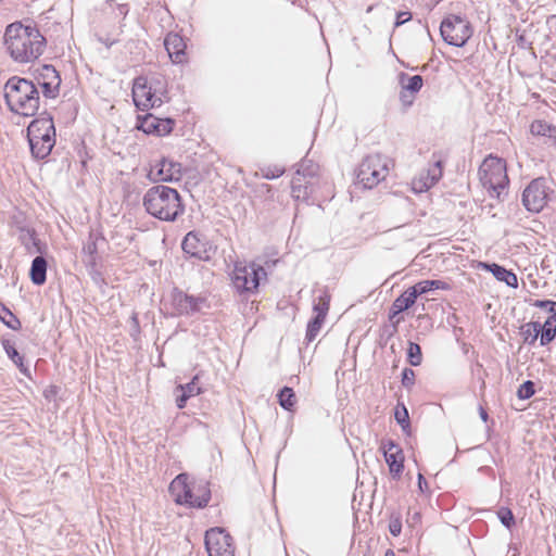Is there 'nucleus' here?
<instances>
[{
	"mask_svg": "<svg viewBox=\"0 0 556 556\" xmlns=\"http://www.w3.org/2000/svg\"><path fill=\"white\" fill-rule=\"evenodd\" d=\"M4 45L15 62L29 63L42 55L47 40L36 25L15 22L5 28Z\"/></svg>",
	"mask_w": 556,
	"mask_h": 556,
	"instance_id": "obj_1",
	"label": "nucleus"
},
{
	"mask_svg": "<svg viewBox=\"0 0 556 556\" xmlns=\"http://www.w3.org/2000/svg\"><path fill=\"white\" fill-rule=\"evenodd\" d=\"M142 205L148 214L163 222H175L185 213L179 192L164 185L148 189L142 198Z\"/></svg>",
	"mask_w": 556,
	"mask_h": 556,
	"instance_id": "obj_2",
	"label": "nucleus"
},
{
	"mask_svg": "<svg viewBox=\"0 0 556 556\" xmlns=\"http://www.w3.org/2000/svg\"><path fill=\"white\" fill-rule=\"evenodd\" d=\"M4 100L12 113L34 116L40 105L37 86L26 78L13 76L4 85Z\"/></svg>",
	"mask_w": 556,
	"mask_h": 556,
	"instance_id": "obj_3",
	"label": "nucleus"
},
{
	"mask_svg": "<svg viewBox=\"0 0 556 556\" xmlns=\"http://www.w3.org/2000/svg\"><path fill=\"white\" fill-rule=\"evenodd\" d=\"M176 503L194 508H204L211 500L208 483L204 481L188 483L187 473L178 475L170 483Z\"/></svg>",
	"mask_w": 556,
	"mask_h": 556,
	"instance_id": "obj_4",
	"label": "nucleus"
},
{
	"mask_svg": "<svg viewBox=\"0 0 556 556\" xmlns=\"http://www.w3.org/2000/svg\"><path fill=\"white\" fill-rule=\"evenodd\" d=\"M478 174L482 186L488 189L491 197L500 198L509 184L506 162L492 154L483 160Z\"/></svg>",
	"mask_w": 556,
	"mask_h": 556,
	"instance_id": "obj_5",
	"label": "nucleus"
},
{
	"mask_svg": "<svg viewBox=\"0 0 556 556\" xmlns=\"http://www.w3.org/2000/svg\"><path fill=\"white\" fill-rule=\"evenodd\" d=\"M554 194L551 182L545 177L532 179L521 193L522 206L532 214L541 213Z\"/></svg>",
	"mask_w": 556,
	"mask_h": 556,
	"instance_id": "obj_6",
	"label": "nucleus"
},
{
	"mask_svg": "<svg viewBox=\"0 0 556 556\" xmlns=\"http://www.w3.org/2000/svg\"><path fill=\"white\" fill-rule=\"evenodd\" d=\"M389 174V160L381 154L367 155L356 172L357 182L366 189L376 187Z\"/></svg>",
	"mask_w": 556,
	"mask_h": 556,
	"instance_id": "obj_7",
	"label": "nucleus"
},
{
	"mask_svg": "<svg viewBox=\"0 0 556 556\" xmlns=\"http://www.w3.org/2000/svg\"><path fill=\"white\" fill-rule=\"evenodd\" d=\"M266 271L263 266L255 263H236L232 273V283L240 293H253L257 290L261 280L266 279Z\"/></svg>",
	"mask_w": 556,
	"mask_h": 556,
	"instance_id": "obj_8",
	"label": "nucleus"
},
{
	"mask_svg": "<svg viewBox=\"0 0 556 556\" xmlns=\"http://www.w3.org/2000/svg\"><path fill=\"white\" fill-rule=\"evenodd\" d=\"M440 33L447 45L464 47L472 36L473 30L466 18L451 14L441 22Z\"/></svg>",
	"mask_w": 556,
	"mask_h": 556,
	"instance_id": "obj_9",
	"label": "nucleus"
},
{
	"mask_svg": "<svg viewBox=\"0 0 556 556\" xmlns=\"http://www.w3.org/2000/svg\"><path fill=\"white\" fill-rule=\"evenodd\" d=\"M204 542L210 556H235L232 538L223 528L207 530Z\"/></svg>",
	"mask_w": 556,
	"mask_h": 556,
	"instance_id": "obj_10",
	"label": "nucleus"
},
{
	"mask_svg": "<svg viewBox=\"0 0 556 556\" xmlns=\"http://www.w3.org/2000/svg\"><path fill=\"white\" fill-rule=\"evenodd\" d=\"M206 299L203 296H193L178 288L170 292V306L173 316H190L201 311Z\"/></svg>",
	"mask_w": 556,
	"mask_h": 556,
	"instance_id": "obj_11",
	"label": "nucleus"
},
{
	"mask_svg": "<svg viewBox=\"0 0 556 556\" xmlns=\"http://www.w3.org/2000/svg\"><path fill=\"white\" fill-rule=\"evenodd\" d=\"M132 99L136 106L141 111L160 106L162 104L161 98L156 97L155 93L151 91V87L148 86L147 78L144 77H137L135 79L132 86Z\"/></svg>",
	"mask_w": 556,
	"mask_h": 556,
	"instance_id": "obj_12",
	"label": "nucleus"
},
{
	"mask_svg": "<svg viewBox=\"0 0 556 556\" xmlns=\"http://www.w3.org/2000/svg\"><path fill=\"white\" fill-rule=\"evenodd\" d=\"M381 448L383 451L386 463L394 480H399L404 470V454L402 448L392 440L383 441Z\"/></svg>",
	"mask_w": 556,
	"mask_h": 556,
	"instance_id": "obj_13",
	"label": "nucleus"
},
{
	"mask_svg": "<svg viewBox=\"0 0 556 556\" xmlns=\"http://www.w3.org/2000/svg\"><path fill=\"white\" fill-rule=\"evenodd\" d=\"M180 176L181 165L165 157L161 159L148 174L152 182L179 180Z\"/></svg>",
	"mask_w": 556,
	"mask_h": 556,
	"instance_id": "obj_14",
	"label": "nucleus"
},
{
	"mask_svg": "<svg viewBox=\"0 0 556 556\" xmlns=\"http://www.w3.org/2000/svg\"><path fill=\"white\" fill-rule=\"evenodd\" d=\"M181 248L185 253L198 260H208L210 244L204 236L195 231L188 232L182 242Z\"/></svg>",
	"mask_w": 556,
	"mask_h": 556,
	"instance_id": "obj_15",
	"label": "nucleus"
},
{
	"mask_svg": "<svg viewBox=\"0 0 556 556\" xmlns=\"http://www.w3.org/2000/svg\"><path fill=\"white\" fill-rule=\"evenodd\" d=\"M530 327H532L533 336L530 341V345H533L539 336H540V344L545 346L549 344L556 338V317L549 316L545 320L544 324L540 321H530Z\"/></svg>",
	"mask_w": 556,
	"mask_h": 556,
	"instance_id": "obj_16",
	"label": "nucleus"
},
{
	"mask_svg": "<svg viewBox=\"0 0 556 556\" xmlns=\"http://www.w3.org/2000/svg\"><path fill=\"white\" fill-rule=\"evenodd\" d=\"M164 46L175 64H181L186 61V43L184 38L177 33H168L164 39Z\"/></svg>",
	"mask_w": 556,
	"mask_h": 556,
	"instance_id": "obj_17",
	"label": "nucleus"
},
{
	"mask_svg": "<svg viewBox=\"0 0 556 556\" xmlns=\"http://www.w3.org/2000/svg\"><path fill=\"white\" fill-rule=\"evenodd\" d=\"M30 151L34 157L38 160L46 159L52 151L54 144H55V137L51 136H27Z\"/></svg>",
	"mask_w": 556,
	"mask_h": 556,
	"instance_id": "obj_18",
	"label": "nucleus"
},
{
	"mask_svg": "<svg viewBox=\"0 0 556 556\" xmlns=\"http://www.w3.org/2000/svg\"><path fill=\"white\" fill-rule=\"evenodd\" d=\"M33 135L55 137L53 118L49 113L43 112L39 117L31 121L27 127V136Z\"/></svg>",
	"mask_w": 556,
	"mask_h": 556,
	"instance_id": "obj_19",
	"label": "nucleus"
},
{
	"mask_svg": "<svg viewBox=\"0 0 556 556\" xmlns=\"http://www.w3.org/2000/svg\"><path fill=\"white\" fill-rule=\"evenodd\" d=\"M318 179H304L301 176H293L291 181V193L295 200L308 201L315 192V185Z\"/></svg>",
	"mask_w": 556,
	"mask_h": 556,
	"instance_id": "obj_20",
	"label": "nucleus"
},
{
	"mask_svg": "<svg viewBox=\"0 0 556 556\" xmlns=\"http://www.w3.org/2000/svg\"><path fill=\"white\" fill-rule=\"evenodd\" d=\"M198 380L199 375H195L190 382L177 386L176 391L180 392V394L176 397V404L178 408H184L190 397L195 396L202 392L201 388L198 386Z\"/></svg>",
	"mask_w": 556,
	"mask_h": 556,
	"instance_id": "obj_21",
	"label": "nucleus"
},
{
	"mask_svg": "<svg viewBox=\"0 0 556 556\" xmlns=\"http://www.w3.org/2000/svg\"><path fill=\"white\" fill-rule=\"evenodd\" d=\"M400 78L402 84L401 99L403 102L410 104L413 99L406 101V92L417 93L424 85V78L420 75L408 76L404 73L401 74Z\"/></svg>",
	"mask_w": 556,
	"mask_h": 556,
	"instance_id": "obj_22",
	"label": "nucleus"
},
{
	"mask_svg": "<svg viewBox=\"0 0 556 556\" xmlns=\"http://www.w3.org/2000/svg\"><path fill=\"white\" fill-rule=\"evenodd\" d=\"M416 300V294L413 292V290H410V288H408L404 293H402L394 300L390 308L389 318L393 319L400 313L412 307L415 304Z\"/></svg>",
	"mask_w": 556,
	"mask_h": 556,
	"instance_id": "obj_23",
	"label": "nucleus"
},
{
	"mask_svg": "<svg viewBox=\"0 0 556 556\" xmlns=\"http://www.w3.org/2000/svg\"><path fill=\"white\" fill-rule=\"evenodd\" d=\"M442 174L443 161L441 159H438L428 168L426 177L419 180V182L421 184L419 191H425L433 187L441 179Z\"/></svg>",
	"mask_w": 556,
	"mask_h": 556,
	"instance_id": "obj_24",
	"label": "nucleus"
},
{
	"mask_svg": "<svg viewBox=\"0 0 556 556\" xmlns=\"http://www.w3.org/2000/svg\"><path fill=\"white\" fill-rule=\"evenodd\" d=\"M47 267L48 263L41 255L36 256L29 269V278L36 286H42L47 280Z\"/></svg>",
	"mask_w": 556,
	"mask_h": 556,
	"instance_id": "obj_25",
	"label": "nucleus"
},
{
	"mask_svg": "<svg viewBox=\"0 0 556 556\" xmlns=\"http://www.w3.org/2000/svg\"><path fill=\"white\" fill-rule=\"evenodd\" d=\"M484 267L493 274V276L502 282H505L508 287L517 288L518 287V279L516 274L513 271L506 269L505 267L498 265V264H484Z\"/></svg>",
	"mask_w": 556,
	"mask_h": 556,
	"instance_id": "obj_26",
	"label": "nucleus"
},
{
	"mask_svg": "<svg viewBox=\"0 0 556 556\" xmlns=\"http://www.w3.org/2000/svg\"><path fill=\"white\" fill-rule=\"evenodd\" d=\"M451 286L450 283L443 281V280H422L410 287V290L416 294L418 298L421 294H426L430 291L434 290H450Z\"/></svg>",
	"mask_w": 556,
	"mask_h": 556,
	"instance_id": "obj_27",
	"label": "nucleus"
},
{
	"mask_svg": "<svg viewBox=\"0 0 556 556\" xmlns=\"http://www.w3.org/2000/svg\"><path fill=\"white\" fill-rule=\"evenodd\" d=\"M2 346L8 355V357L16 365L20 371L27 378H30L29 368L24 365V357L20 355L15 346L11 343L10 340H2Z\"/></svg>",
	"mask_w": 556,
	"mask_h": 556,
	"instance_id": "obj_28",
	"label": "nucleus"
},
{
	"mask_svg": "<svg viewBox=\"0 0 556 556\" xmlns=\"http://www.w3.org/2000/svg\"><path fill=\"white\" fill-rule=\"evenodd\" d=\"M35 79L37 83H55L61 84L62 79L59 72L51 64H45L35 71Z\"/></svg>",
	"mask_w": 556,
	"mask_h": 556,
	"instance_id": "obj_29",
	"label": "nucleus"
},
{
	"mask_svg": "<svg viewBox=\"0 0 556 556\" xmlns=\"http://www.w3.org/2000/svg\"><path fill=\"white\" fill-rule=\"evenodd\" d=\"M101 11L104 14H110L114 17L122 16L123 18H125L129 13V4L116 3V0H105Z\"/></svg>",
	"mask_w": 556,
	"mask_h": 556,
	"instance_id": "obj_30",
	"label": "nucleus"
},
{
	"mask_svg": "<svg viewBox=\"0 0 556 556\" xmlns=\"http://www.w3.org/2000/svg\"><path fill=\"white\" fill-rule=\"evenodd\" d=\"M18 231V240L27 250H29V247L31 244L37 248L38 252H41L39 247L40 241L37 239L36 230L34 228H29L27 226H20Z\"/></svg>",
	"mask_w": 556,
	"mask_h": 556,
	"instance_id": "obj_31",
	"label": "nucleus"
},
{
	"mask_svg": "<svg viewBox=\"0 0 556 556\" xmlns=\"http://www.w3.org/2000/svg\"><path fill=\"white\" fill-rule=\"evenodd\" d=\"M97 237L92 233L89 236L88 242L83 248V253L86 255L85 263L88 267H94L97 265L98 247Z\"/></svg>",
	"mask_w": 556,
	"mask_h": 556,
	"instance_id": "obj_32",
	"label": "nucleus"
},
{
	"mask_svg": "<svg viewBox=\"0 0 556 556\" xmlns=\"http://www.w3.org/2000/svg\"><path fill=\"white\" fill-rule=\"evenodd\" d=\"M279 405L289 412H292L295 403L296 396L292 388L283 387L277 394Z\"/></svg>",
	"mask_w": 556,
	"mask_h": 556,
	"instance_id": "obj_33",
	"label": "nucleus"
},
{
	"mask_svg": "<svg viewBox=\"0 0 556 556\" xmlns=\"http://www.w3.org/2000/svg\"><path fill=\"white\" fill-rule=\"evenodd\" d=\"M330 299L331 296L328 293V291L323 290L320 295L317 298L313 305V312L315 313V315L326 318L330 306Z\"/></svg>",
	"mask_w": 556,
	"mask_h": 556,
	"instance_id": "obj_34",
	"label": "nucleus"
},
{
	"mask_svg": "<svg viewBox=\"0 0 556 556\" xmlns=\"http://www.w3.org/2000/svg\"><path fill=\"white\" fill-rule=\"evenodd\" d=\"M556 128L542 119H535L530 125V132L533 136L553 137Z\"/></svg>",
	"mask_w": 556,
	"mask_h": 556,
	"instance_id": "obj_35",
	"label": "nucleus"
},
{
	"mask_svg": "<svg viewBox=\"0 0 556 556\" xmlns=\"http://www.w3.org/2000/svg\"><path fill=\"white\" fill-rule=\"evenodd\" d=\"M0 320L12 330H18L22 327L20 319L1 302Z\"/></svg>",
	"mask_w": 556,
	"mask_h": 556,
	"instance_id": "obj_36",
	"label": "nucleus"
},
{
	"mask_svg": "<svg viewBox=\"0 0 556 556\" xmlns=\"http://www.w3.org/2000/svg\"><path fill=\"white\" fill-rule=\"evenodd\" d=\"M325 317H320L318 315H315L307 324V328H306V334H305V340L307 341V343L312 342L315 340V338L317 337V334L319 333L324 323H325Z\"/></svg>",
	"mask_w": 556,
	"mask_h": 556,
	"instance_id": "obj_37",
	"label": "nucleus"
},
{
	"mask_svg": "<svg viewBox=\"0 0 556 556\" xmlns=\"http://www.w3.org/2000/svg\"><path fill=\"white\" fill-rule=\"evenodd\" d=\"M318 165L311 161H302L294 176H301L304 179H317Z\"/></svg>",
	"mask_w": 556,
	"mask_h": 556,
	"instance_id": "obj_38",
	"label": "nucleus"
},
{
	"mask_svg": "<svg viewBox=\"0 0 556 556\" xmlns=\"http://www.w3.org/2000/svg\"><path fill=\"white\" fill-rule=\"evenodd\" d=\"M407 361L412 366H419L422 362L421 348L418 343L408 342Z\"/></svg>",
	"mask_w": 556,
	"mask_h": 556,
	"instance_id": "obj_39",
	"label": "nucleus"
},
{
	"mask_svg": "<svg viewBox=\"0 0 556 556\" xmlns=\"http://www.w3.org/2000/svg\"><path fill=\"white\" fill-rule=\"evenodd\" d=\"M394 418L403 430L409 427L408 410L403 403H397L394 412Z\"/></svg>",
	"mask_w": 556,
	"mask_h": 556,
	"instance_id": "obj_40",
	"label": "nucleus"
},
{
	"mask_svg": "<svg viewBox=\"0 0 556 556\" xmlns=\"http://www.w3.org/2000/svg\"><path fill=\"white\" fill-rule=\"evenodd\" d=\"M497 517L501 520L502 525L507 529H511L516 523L515 516L511 509L508 507H501L497 510Z\"/></svg>",
	"mask_w": 556,
	"mask_h": 556,
	"instance_id": "obj_41",
	"label": "nucleus"
},
{
	"mask_svg": "<svg viewBox=\"0 0 556 556\" xmlns=\"http://www.w3.org/2000/svg\"><path fill=\"white\" fill-rule=\"evenodd\" d=\"M535 393V384L531 380H527L521 383L517 390V396L520 400H528Z\"/></svg>",
	"mask_w": 556,
	"mask_h": 556,
	"instance_id": "obj_42",
	"label": "nucleus"
},
{
	"mask_svg": "<svg viewBox=\"0 0 556 556\" xmlns=\"http://www.w3.org/2000/svg\"><path fill=\"white\" fill-rule=\"evenodd\" d=\"M37 84L41 87L43 97L47 99H55L60 93L61 84H55L52 81Z\"/></svg>",
	"mask_w": 556,
	"mask_h": 556,
	"instance_id": "obj_43",
	"label": "nucleus"
},
{
	"mask_svg": "<svg viewBox=\"0 0 556 556\" xmlns=\"http://www.w3.org/2000/svg\"><path fill=\"white\" fill-rule=\"evenodd\" d=\"M531 306L546 311L549 316L556 317V301L552 300H533Z\"/></svg>",
	"mask_w": 556,
	"mask_h": 556,
	"instance_id": "obj_44",
	"label": "nucleus"
},
{
	"mask_svg": "<svg viewBox=\"0 0 556 556\" xmlns=\"http://www.w3.org/2000/svg\"><path fill=\"white\" fill-rule=\"evenodd\" d=\"M157 136H165L172 132L175 122L172 118H157Z\"/></svg>",
	"mask_w": 556,
	"mask_h": 556,
	"instance_id": "obj_45",
	"label": "nucleus"
},
{
	"mask_svg": "<svg viewBox=\"0 0 556 556\" xmlns=\"http://www.w3.org/2000/svg\"><path fill=\"white\" fill-rule=\"evenodd\" d=\"M157 117L148 114L141 122V129L147 134H155L157 128Z\"/></svg>",
	"mask_w": 556,
	"mask_h": 556,
	"instance_id": "obj_46",
	"label": "nucleus"
},
{
	"mask_svg": "<svg viewBox=\"0 0 556 556\" xmlns=\"http://www.w3.org/2000/svg\"><path fill=\"white\" fill-rule=\"evenodd\" d=\"M389 531L393 536H399L402 532V519L400 514H392L389 522Z\"/></svg>",
	"mask_w": 556,
	"mask_h": 556,
	"instance_id": "obj_47",
	"label": "nucleus"
},
{
	"mask_svg": "<svg viewBox=\"0 0 556 556\" xmlns=\"http://www.w3.org/2000/svg\"><path fill=\"white\" fill-rule=\"evenodd\" d=\"M415 383V371L412 368H404L402 371V384L406 389H410Z\"/></svg>",
	"mask_w": 556,
	"mask_h": 556,
	"instance_id": "obj_48",
	"label": "nucleus"
},
{
	"mask_svg": "<svg viewBox=\"0 0 556 556\" xmlns=\"http://www.w3.org/2000/svg\"><path fill=\"white\" fill-rule=\"evenodd\" d=\"M140 332H141V330H140L139 319H138V314L132 313V315L130 317V336L135 340H137Z\"/></svg>",
	"mask_w": 556,
	"mask_h": 556,
	"instance_id": "obj_49",
	"label": "nucleus"
},
{
	"mask_svg": "<svg viewBox=\"0 0 556 556\" xmlns=\"http://www.w3.org/2000/svg\"><path fill=\"white\" fill-rule=\"evenodd\" d=\"M262 173H263L264 178L275 179V178L280 177L285 173V169L279 168V167H274V168L268 167L266 169H263Z\"/></svg>",
	"mask_w": 556,
	"mask_h": 556,
	"instance_id": "obj_50",
	"label": "nucleus"
},
{
	"mask_svg": "<svg viewBox=\"0 0 556 556\" xmlns=\"http://www.w3.org/2000/svg\"><path fill=\"white\" fill-rule=\"evenodd\" d=\"M412 20V13L410 12H397L396 13V21L394 23L395 27H400L401 25L405 24L406 22Z\"/></svg>",
	"mask_w": 556,
	"mask_h": 556,
	"instance_id": "obj_51",
	"label": "nucleus"
},
{
	"mask_svg": "<svg viewBox=\"0 0 556 556\" xmlns=\"http://www.w3.org/2000/svg\"><path fill=\"white\" fill-rule=\"evenodd\" d=\"M521 334L523 336L525 342L530 345V341H531L532 336H533V331H532V327H530V323L526 324L522 327Z\"/></svg>",
	"mask_w": 556,
	"mask_h": 556,
	"instance_id": "obj_52",
	"label": "nucleus"
},
{
	"mask_svg": "<svg viewBox=\"0 0 556 556\" xmlns=\"http://www.w3.org/2000/svg\"><path fill=\"white\" fill-rule=\"evenodd\" d=\"M484 374L485 372H484V369L482 368V365L477 364L476 369H473V375H476L478 377V379L481 380V388L485 387V382H484V378H483Z\"/></svg>",
	"mask_w": 556,
	"mask_h": 556,
	"instance_id": "obj_53",
	"label": "nucleus"
},
{
	"mask_svg": "<svg viewBox=\"0 0 556 556\" xmlns=\"http://www.w3.org/2000/svg\"><path fill=\"white\" fill-rule=\"evenodd\" d=\"M418 488L422 493L428 488V482L421 473H418Z\"/></svg>",
	"mask_w": 556,
	"mask_h": 556,
	"instance_id": "obj_54",
	"label": "nucleus"
},
{
	"mask_svg": "<svg viewBox=\"0 0 556 556\" xmlns=\"http://www.w3.org/2000/svg\"><path fill=\"white\" fill-rule=\"evenodd\" d=\"M479 415L484 422L488 421L489 415L482 406L479 407Z\"/></svg>",
	"mask_w": 556,
	"mask_h": 556,
	"instance_id": "obj_55",
	"label": "nucleus"
},
{
	"mask_svg": "<svg viewBox=\"0 0 556 556\" xmlns=\"http://www.w3.org/2000/svg\"><path fill=\"white\" fill-rule=\"evenodd\" d=\"M518 45L521 46L522 48L526 47V39L523 35L518 37Z\"/></svg>",
	"mask_w": 556,
	"mask_h": 556,
	"instance_id": "obj_56",
	"label": "nucleus"
},
{
	"mask_svg": "<svg viewBox=\"0 0 556 556\" xmlns=\"http://www.w3.org/2000/svg\"><path fill=\"white\" fill-rule=\"evenodd\" d=\"M14 224L16 226V228L18 229L20 226H25L20 219L17 216H14Z\"/></svg>",
	"mask_w": 556,
	"mask_h": 556,
	"instance_id": "obj_57",
	"label": "nucleus"
},
{
	"mask_svg": "<svg viewBox=\"0 0 556 556\" xmlns=\"http://www.w3.org/2000/svg\"><path fill=\"white\" fill-rule=\"evenodd\" d=\"M384 556H396L395 553L392 549H388L384 554Z\"/></svg>",
	"mask_w": 556,
	"mask_h": 556,
	"instance_id": "obj_58",
	"label": "nucleus"
},
{
	"mask_svg": "<svg viewBox=\"0 0 556 556\" xmlns=\"http://www.w3.org/2000/svg\"><path fill=\"white\" fill-rule=\"evenodd\" d=\"M414 520H417L419 518V514L416 513L414 516H413Z\"/></svg>",
	"mask_w": 556,
	"mask_h": 556,
	"instance_id": "obj_59",
	"label": "nucleus"
}]
</instances>
